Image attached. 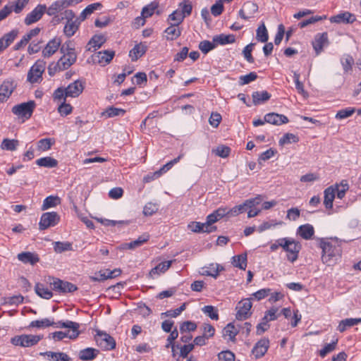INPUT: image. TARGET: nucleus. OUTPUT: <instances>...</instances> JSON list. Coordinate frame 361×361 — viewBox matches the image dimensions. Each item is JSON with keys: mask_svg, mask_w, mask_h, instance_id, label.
Returning <instances> with one entry per match:
<instances>
[{"mask_svg": "<svg viewBox=\"0 0 361 361\" xmlns=\"http://www.w3.org/2000/svg\"><path fill=\"white\" fill-rule=\"evenodd\" d=\"M319 247L322 250V261L328 266L335 264L341 257L342 251L340 242L337 240L322 238Z\"/></svg>", "mask_w": 361, "mask_h": 361, "instance_id": "1", "label": "nucleus"}, {"mask_svg": "<svg viewBox=\"0 0 361 361\" xmlns=\"http://www.w3.org/2000/svg\"><path fill=\"white\" fill-rule=\"evenodd\" d=\"M280 247L287 252V259L292 263L296 261L301 250L300 243L291 238H280Z\"/></svg>", "mask_w": 361, "mask_h": 361, "instance_id": "2", "label": "nucleus"}, {"mask_svg": "<svg viewBox=\"0 0 361 361\" xmlns=\"http://www.w3.org/2000/svg\"><path fill=\"white\" fill-rule=\"evenodd\" d=\"M42 338L43 335L23 334L14 336L11 342L16 346L28 348L37 345Z\"/></svg>", "mask_w": 361, "mask_h": 361, "instance_id": "3", "label": "nucleus"}, {"mask_svg": "<svg viewBox=\"0 0 361 361\" xmlns=\"http://www.w3.org/2000/svg\"><path fill=\"white\" fill-rule=\"evenodd\" d=\"M35 106V102L30 100L27 102H23L15 105L12 108V113L18 116L19 118L29 119L32 116Z\"/></svg>", "mask_w": 361, "mask_h": 361, "instance_id": "4", "label": "nucleus"}, {"mask_svg": "<svg viewBox=\"0 0 361 361\" xmlns=\"http://www.w3.org/2000/svg\"><path fill=\"white\" fill-rule=\"evenodd\" d=\"M51 279L53 281H50V285L52 290L59 293H73L78 289V287L71 282L55 278H51Z\"/></svg>", "mask_w": 361, "mask_h": 361, "instance_id": "5", "label": "nucleus"}, {"mask_svg": "<svg viewBox=\"0 0 361 361\" xmlns=\"http://www.w3.org/2000/svg\"><path fill=\"white\" fill-rule=\"evenodd\" d=\"M46 62L44 61L37 60L27 73V80L31 83L37 82L39 79L42 78Z\"/></svg>", "mask_w": 361, "mask_h": 361, "instance_id": "6", "label": "nucleus"}, {"mask_svg": "<svg viewBox=\"0 0 361 361\" xmlns=\"http://www.w3.org/2000/svg\"><path fill=\"white\" fill-rule=\"evenodd\" d=\"M60 220L59 214L55 212L42 214L39 223V228L41 231L56 226Z\"/></svg>", "mask_w": 361, "mask_h": 361, "instance_id": "7", "label": "nucleus"}, {"mask_svg": "<svg viewBox=\"0 0 361 361\" xmlns=\"http://www.w3.org/2000/svg\"><path fill=\"white\" fill-rule=\"evenodd\" d=\"M252 302L250 298H245L240 300L236 306L235 317L238 320H245L250 317L252 307Z\"/></svg>", "mask_w": 361, "mask_h": 361, "instance_id": "8", "label": "nucleus"}, {"mask_svg": "<svg viewBox=\"0 0 361 361\" xmlns=\"http://www.w3.org/2000/svg\"><path fill=\"white\" fill-rule=\"evenodd\" d=\"M95 341L97 345L104 350H112L116 346V341L109 334L99 331L96 336Z\"/></svg>", "mask_w": 361, "mask_h": 361, "instance_id": "9", "label": "nucleus"}, {"mask_svg": "<svg viewBox=\"0 0 361 361\" xmlns=\"http://www.w3.org/2000/svg\"><path fill=\"white\" fill-rule=\"evenodd\" d=\"M47 11V6L45 4L37 5L30 13H29L25 18V23L30 25L34 23L39 20L43 14Z\"/></svg>", "mask_w": 361, "mask_h": 361, "instance_id": "10", "label": "nucleus"}, {"mask_svg": "<svg viewBox=\"0 0 361 361\" xmlns=\"http://www.w3.org/2000/svg\"><path fill=\"white\" fill-rule=\"evenodd\" d=\"M159 7L157 1H152L145 6L141 12V16L137 17V25L143 26L145 23V18L151 17Z\"/></svg>", "mask_w": 361, "mask_h": 361, "instance_id": "11", "label": "nucleus"}, {"mask_svg": "<svg viewBox=\"0 0 361 361\" xmlns=\"http://www.w3.org/2000/svg\"><path fill=\"white\" fill-rule=\"evenodd\" d=\"M270 341L267 338H262L254 345L252 353L256 359L263 357L269 348Z\"/></svg>", "mask_w": 361, "mask_h": 361, "instance_id": "12", "label": "nucleus"}, {"mask_svg": "<svg viewBox=\"0 0 361 361\" xmlns=\"http://www.w3.org/2000/svg\"><path fill=\"white\" fill-rule=\"evenodd\" d=\"M258 11V6L257 4L252 1H247L244 3L242 8L239 11V16L244 19L247 20L255 15Z\"/></svg>", "mask_w": 361, "mask_h": 361, "instance_id": "13", "label": "nucleus"}, {"mask_svg": "<svg viewBox=\"0 0 361 361\" xmlns=\"http://www.w3.org/2000/svg\"><path fill=\"white\" fill-rule=\"evenodd\" d=\"M16 84L13 80H6L0 86V102H4L11 96Z\"/></svg>", "mask_w": 361, "mask_h": 361, "instance_id": "14", "label": "nucleus"}, {"mask_svg": "<svg viewBox=\"0 0 361 361\" xmlns=\"http://www.w3.org/2000/svg\"><path fill=\"white\" fill-rule=\"evenodd\" d=\"M57 328H67L71 330V336H70L71 339H74L77 338L80 334L79 327L80 324L77 322H74L72 321L67 320L66 322L59 321L58 322H55L54 325Z\"/></svg>", "mask_w": 361, "mask_h": 361, "instance_id": "15", "label": "nucleus"}, {"mask_svg": "<svg viewBox=\"0 0 361 361\" xmlns=\"http://www.w3.org/2000/svg\"><path fill=\"white\" fill-rule=\"evenodd\" d=\"M83 90L84 86L82 82L78 80H75L66 87V96L70 97H77L82 92Z\"/></svg>", "mask_w": 361, "mask_h": 361, "instance_id": "16", "label": "nucleus"}, {"mask_svg": "<svg viewBox=\"0 0 361 361\" xmlns=\"http://www.w3.org/2000/svg\"><path fill=\"white\" fill-rule=\"evenodd\" d=\"M18 33V30L14 29L0 38V52L6 49L16 39Z\"/></svg>", "mask_w": 361, "mask_h": 361, "instance_id": "17", "label": "nucleus"}, {"mask_svg": "<svg viewBox=\"0 0 361 361\" xmlns=\"http://www.w3.org/2000/svg\"><path fill=\"white\" fill-rule=\"evenodd\" d=\"M115 53L114 51L106 50L99 51L93 56V61L105 66L108 64L114 58Z\"/></svg>", "mask_w": 361, "mask_h": 361, "instance_id": "18", "label": "nucleus"}, {"mask_svg": "<svg viewBox=\"0 0 361 361\" xmlns=\"http://www.w3.org/2000/svg\"><path fill=\"white\" fill-rule=\"evenodd\" d=\"M17 258L23 264H30L31 265H35L39 262V255L37 253L31 252H22L18 253Z\"/></svg>", "mask_w": 361, "mask_h": 361, "instance_id": "19", "label": "nucleus"}, {"mask_svg": "<svg viewBox=\"0 0 361 361\" xmlns=\"http://www.w3.org/2000/svg\"><path fill=\"white\" fill-rule=\"evenodd\" d=\"M328 44V35L326 32L317 34L312 42V46L315 50L316 54L319 55L323 49V47Z\"/></svg>", "mask_w": 361, "mask_h": 361, "instance_id": "20", "label": "nucleus"}, {"mask_svg": "<svg viewBox=\"0 0 361 361\" xmlns=\"http://www.w3.org/2000/svg\"><path fill=\"white\" fill-rule=\"evenodd\" d=\"M61 43L59 38H54L50 40L42 51V55L45 58L52 56L59 49Z\"/></svg>", "mask_w": 361, "mask_h": 361, "instance_id": "21", "label": "nucleus"}, {"mask_svg": "<svg viewBox=\"0 0 361 361\" xmlns=\"http://www.w3.org/2000/svg\"><path fill=\"white\" fill-rule=\"evenodd\" d=\"M264 121L273 125L279 126L283 123H287L288 122V118L283 114L269 113L264 116Z\"/></svg>", "mask_w": 361, "mask_h": 361, "instance_id": "22", "label": "nucleus"}, {"mask_svg": "<svg viewBox=\"0 0 361 361\" xmlns=\"http://www.w3.org/2000/svg\"><path fill=\"white\" fill-rule=\"evenodd\" d=\"M329 20L335 23H353L355 20V17L349 12H343L331 16Z\"/></svg>", "mask_w": 361, "mask_h": 361, "instance_id": "23", "label": "nucleus"}, {"mask_svg": "<svg viewBox=\"0 0 361 361\" xmlns=\"http://www.w3.org/2000/svg\"><path fill=\"white\" fill-rule=\"evenodd\" d=\"M40 355L47 356L50 361H72V359L66 353L62 352L47 351L40 353Z\"/></svg>", "mask_w": 361, "mask_h": 361, "instance_id": "24", "label": "nucleus"}, {"mask_svg": "<svg viewBox=\"0 0 361 361\" xmlns=\"http://www.w3.org/2000/svg\"><path fill=\"white\" fill-rule=\"evenodd\" d=\"M298 234L305 240H310L314 234V227L309 224L299 226Z\"/></svg>", "mask_w": 361, "mask_h": 361, "instance_id": "25", "label": "nucleus"}, {"mask_svg": "<svg viewBox=\"0 0 361 361\" xmlns=\"http://www.w3.org/2000/svg\"><path fill=\"white\" fill-rule=\"evenodd\" d=\"M172 262V260H169L159 263L154 268L151 269V271H149L150 276L154 278L157 276L160 275L161 274L164 273L169 269Z\"/></svg>", "mask_w": 361, "mask_h": 361, "instance_id": "26", "label": "nucleus"}, {"mask_svg": "<svg viewBox=\"0 0 361 361\" xmlns=\"http://www.w3.org/2000/svg\"><path fill=\"white\" fill-rule=\"evenodd\" d=\"M361 324V318H348L341 320L337 327L340 332H344L348 328Z\"/></svg>", "mask_w": 361, "mask_h": 361, "instance_id": "27", "label": "nucleus"}, {"mask_svg": "<svg viewBox=\"0 0 361 361\" xmlns=\"http://www.w3.org/2000/svg\"><path fill=\"white\" fill-rule=\"evenodd\" d=\"M336 189L333 186H330L325 189L324 204L326 209H331L333 202L335 198Z\"/></svg>", "mask_w": 361, "mask_h": 361, "instance_id": "28", "label": "nucleus"}, {"mask_svg": "<svg viewBox=\"0 0 361 361\" xmlns=\"http://www.w3.org/2000/svg\"><path fill=\"white\" fill-rule=\"evenodd\" d=\"M98 353L99 350L97 349L92 348H87L80 351L79 358L83 361L92 360L97 357Z\"/></svg>", "mask_w": 361, "mask_h": 361, "instance_id": "29", "label": "nucleus"}, {"mask_svg": "<svg viewBox=\"0 0 361 361\" xmlns=\"http://www.w3.org/2000/svg\"><path fill=\"white\" fill-rule=\"evenodd\" d=\"M76 54L71 53L68 56H62L58 61H59V64H61V68L63 70H66L76 61Z\"/></svg>", "mask_w": 361, "mask_h": 361, "instance_id": "30", "label": "nucleus"}, {"mask_svg": "<svg viewBox=\"0 0 361 361\" xmlns=\"http://www.w3.org/2000/svg\"><path fill=\"white\" fill-rule=\"evenodd\" d=\"M80 23L78 18L74 21H68L63 29L64 34L68 37L73 36L78 30Z\"/></svg>", "mask_w": 361, "mask_h": 361, "instance_id": "31", "label": "nucleus"}, {"mask_svg": "<svg viewBox=\"0 0 361 361\" xmlns=\"http://www.w3.org/2000/svg\"><path fill=\"white\" fill-rule=\"evenodd\" d=\"M254 104L258 105L268 101L271 94L267 91L254 92L252 95Z\"/></svg>", "mask_w": 361, "mask_h": 361, "instance_id": "32", "label": "nucleus"}, {"mask_svg": "<svg viewBox=\"0 0 361 361\" xmlns=\"http://www.w3.org/2000/svg\"><path fill=\"white\" fill-rule=\"evenodd\" d=\"M102 7L101 3L97 2L88 5L80 13L78 18L81 22L83 21L88 16L91 15L94 11L100 9Z\"/></svg>", "mask_w": 361, "mask_h": 361, "instance_id": "33", "label": "nucleus"}, {"mask_svg": "<svg viewBox=\"0 0 361 361\" xmlns=\"http://www.w3.org/2000/svg\"><path fill=\"white\" fill-rule=\"evenodd\" d=\"M232 264L240 269L245 270L247 267V254L235 255L232 257Z\"/></svg>", "mask_w": 361, "mask_h": 361, "instance_id": "34", "label": "nucleus"}, {"mask_svg": "<svg viewBox=\"0 0 361 361\" xmlns=\"http://www.w3.org/2000/svg\"><path fill=\"white\" fill-rule=\"evenodd\" d=\"M63 0H57L52 3L49 8H47L46 13L50 16H56V15L65 8Z\"/></svg>", "mask_w": 361, "mask_h": 361, "instance_id": "35", "label": "nucleus"}, {"mask_svg": "<svg viewBox=\"0 0 361 361\" xmlns=\"http://www.w3.org/2000/svg\"><path fill=\"white\" fill-rule=\"evenodd\" d=\"M223 269L224 268L218 264H211L209 267L203 269L202 275L216 279L219 272Z\"/></svg>", "mask_w": 361, "mask_h": 361, "instance_id": "36", "label": "nucleus"}, {"mask_svg": "<svg viewBox=\"0 0 361 361\" xmlns=\"http://www.w3.org/2000/svg\"><path fill=\"white\" fill-rule=\"evenodd\" d=\"M35 290L37 295L44 299L48 300L51 298L53 296L52 292L49 290L47 288H45L43 284L39 283H37L35 285Z\"/></svg>", "mask_w": 361, "mask_h": 361, "instance_id": "37", "label": "nucleus"}, {"mask_svg": "<svg viewBox=\"0 0 361 361\" xmlns=\"http://www.w3.org/2000/svg\"><path fill=\"white\" fill-rule=\"evenodd\" d=\"M235 40V36L233 35H224L221 34L219 35H216L213 37L214 42L216 44H219L221 45H224L226 44L233 43Z\"/></svg>", "mask_w": 361, "mask_h": 361, "instance_id": "38", "label": "nucleus"}, {"mask_svg": "<svg viewBox=\"0 0 361 361\" xmlns=\"http://www.w3.org/2000/svg\"><path fill=\"white\" fill-rule=\"evenodd\" d=\"M188 227L194 233H211L205 223L193 221L190 223Z\"/></svg>", "mask_w": 361, "mask_h": 361, "instance_id": "39", "label": "nucleus"}, {"mask_svg": "<svg viewBox=\"0 0 361 361\" xmlns=\"http://www.w3.org/2000/svg\"><path fill=\"white\" fill-rule=\"evenodd\" d=\"M36 164L39 166H44L47 168H54L57 166L58 161L56 159L51 157H45L38 159L36 161Z\"/></svg>", "mask_w": 361, "mask_h": 361, "instance_id": "40", "label": "nucleus"}, {"mask_svg": "<svg viewBox=\"0 0 361 361\" xmlns=\"http://www.w3.org/2000/svg\"><path fill=\"white\" fill-rule=\"evenodd\" d=\"M165 33L167 35V39L174 40L181 35V30L178 27V25L171 24V25L165 30Z\"/></svg>", "mask_w": 361, "mask_h": 361, "instance_id": "41", "label": "nucleus"}, {"mask_svg": "<svg viewBox=\"0 0 361 361\" xmlns=\"http://www.w3.org/2000/svg\"><path fill=\"white\" fill-rule=\"evenodd\" d=\"M54 250L56 253H62L66 251L73 250V245L71 243L66 241H57L54 243Z\"/></svg>", "mask_w": 361, "mask_h": 361, "instance_id": "42", "label": "nucleus"}, {"mask_svg": "<svg viewBox=\"0 0 361 361\" xmlns=\"http://www.w3.org/2000/svg\"><path fill=\"white\" fill-rule=\"evenodd\" d=\"M55 324V322L53 320H50L48 318H44L41 320H35L32 321L29 325V327L30 328H38V329H42L45 327H48L50 326H54Z\"/></svg>", "mask_w": 361, "mask_h": 361, "instance_id": "43", "label": "nucleus"}, {"mask_svg": "<svg viewBox=\"0 0 361 361\" xmlns=\"http://www.w3.org/2000/svg\"><path fill=\"white\" fill-rule=\"evenodd\" d=\"M238 330L232 323L228 324L223 329V336L228 337L231 341H235Z\"/></svg>", "mask_w": 361, "mask_h": 361, "instance_id": "44", "label": "nucleus"}, {"mask_svg": "<svg viewBox=\"0 0 361 361\" xmlns=\"http://www.w3.org/2000/svg\"><path fill=\"white\" fill-rule=\"evenodd\" d=\"M183 157V154H180L178 157L173 159V160L169 161L166 164H164L160 169L155 171V174L158 176H161L162 174L166 173L169 171L174 164H177L180 159Z\"/></svg>", "mask_w": 361, "mask_h": 361, "instance_id": "45", "label": "nucleus"}, {"mask_svg": "<svg viewBox=\"0 0 361 361\" xmlns=\"http://www.w3.org/2000/svg\"><path fill=\"white\" fill-rule=\"evenodd\" d=\"M256 39L261 42H267L269 39L268 32L264 23L256 31Z\"/></svg>", "mask_w": 361, "mask_h": 361, "instance_id": "46", "label": "nucleus"}, {"mask_svg": "<svg viewBox=\"0 0 361 361\" xmlns=\"http://www.w3.org/2000/svg\"><path fill=\"white\" fill-rule=\"evenodd\" d=\"M341 62L344 72L348 73L352 69V66L354 63V59L350 55L345 54L341 58Z\"/></svg>", "mask_w": 361, "mask_h": 361, "instance_id": "47", "label": "nucleus"}, {"mask_svg": "<svg viewBox=\"0 0 361 361\" xmlns=\"http://www.w3.org/2000/svg\"><path fill=\"white\" fill-rule=\"evenodd\" d=\"M185 18V15L181 13L179 10L174 11L171 14L169 15L168 20L172 21V25H178L180 24Z\"/></svg>", "mask_w": 361, "mask_h": 361, "instance_id": "48", "label": "nucleus"}, {"mask_svg": "<svg viewBox=\"0 0 361 361\" xmlns=\"http://www.w3.org/2000/svg\"><path fill=\"white\" fill-rule=\"evenodd\" d=\"M18 140H10L8 138L4 139L1 142V148L9 151H14L18 145Z\"/></svg>", "mask_w": 361, "mask_h": 361, "instance_id": "49", "label": "nucleus"}, {"mask_svg": "<svg viewBox=\"0 0 361 361\" xmlns=\"http://www.w3.org/2000/svg\"><path fill=\"white\" fill-rule=\"evenodd\" d=\"M106 42V38L104 35H96L92 37L90 40L88 45L96 48H100L101 46Z\"/></svg>", "mask_w": 361, "mask_h": 361, "instance_id": "50", "label": "nucleus"}, {"mask_svg": "<svg viewBox=\"0 0 361 361\" xmlns=\"http://www.w3.org/2000/svg\"><path fill=\"white\" fill-rule=\"evenodd\" d=\"M212 152L218 157L221 158H226L230 154L231 148L225 145H220L218 146L216 149H212Z\"/></svg>", "mask_w": 361, "mask_h": 361, "instance_id": "51", "label": "nucleus"}, {"mask_svg": "<svg viewBox=\"0 0 361 361\" xmlns=\"http://www.w3.org/2000/svg\"><path fill=\"white\" fill-rule=\"evenodd\" d=\"M202 311L207 314L209 317L214 320L219 319V314L217 310L215 309L214 306L212 305H206L202 309Z\"/></svg>", "mask_w": 361, "mask_h": 361, "instance_id": "52", "label": "nucleus"}, {"mask_svg": "<svg viewBox=\"0 0 361 361\" xmlns=\"http://www.w3.org/2000/svg\"><path fill=\"white\" fill-rule=\"evenodd\" d=\"M355 111V108L350 107L341 109L336 113L335 118L338 120H342L351 116Z\"/></svg>", "mask_w": 361, "mask_h": 361, "instance_id": "53", "label": "nucleus"}, {"mask_svg": "<svg viewBox=\"0 0 361 361\" xmlns=\"http://www.w3.org/2000/svg\"><path fill=\"white\" fill-rule=\"evenodd\" d=\"M298 137L293 133H286L279 141L280 145L290 144L291 142H297Z\"/></svg>", "mask_w": 361, "mask_h": 361, "instance_id": "54", "label": "nucleus"}, {"mask_svg": "<svg viewBox=\"0 0 361 361\" xmlns=\"http://www.w3.org/2000/svg\"><path fill=\"white\" fill-rule=\"evenodd\" d=\"M216 47V42H209L208 40L202 41L199 44V49L204 54H207Z\"/></svg>", "mask_w": 361, "mask_h": 361, "instance_id": "55", "label": "nucleus"}, {"mask_svg": "<svg viewBox=\"0 0 361 361\" xmlns=\"http://www.w3.org/2000/svg\"><path fill=\"white\" fill-rule=\"evenodd\" d=\"M336 191L337 197L342 199L345 194V192L348 190V185L346 180H343L340 185H336L334 188Z\"/></svg>", "mask_w": 361, "mask_h": 361, "instance_id": "56", "label": "nucleus"}, {"mask_svg": "<svg viewBox=\"0 0 361 361\" xmlns=\"http://www.w3.org/2000/svg\"><path fill=\"white\" fill-rule=\"evenodd\" d=\"M59 200L57 197H54L52 195H50L47 197H46L43 202L42 209L46 210L49 208L55 207L56 205V202Z\"/></svg>", "mask_w": 361, "mask_h": 361, "instance_id": "57", "label": "nucleus"}, {"mask_svg": "<svg viewBox=\"0 0 361 361\" xmlns=\"http://www.w3.org/2000/svg\"><path fill=\"white\" fill-rule=\"evenodd\" d=\"M125 112V110L122 109L111 106L106 109L104 114L108 118H111L116 116L123 115Z\"/></svg>", "mask_w": 361, "mask_h": 361, "instance_id": "58", "label": "nucleus"}, {"mask_svg": "<svg viewBox=\"0 0 361 361\" xmlns=\"http://www.w3.org/2000/svg\"><path fill=\"white\" fill-rule=\"evenodd\" d=\"M159 205L156 203L148 202L145 204L143 209V214L145 216H152L157 212Z\"/></svg>", "mask_w": 361, "mask_h": 361, "instance_id": "59", "label": "nucleus"}, {"mask_svg": "<svg viewBox=\"0 0 361 361\" xmlns=\"http://www.w3.org/2000/svg\"><path fill=\"white\" fill-rule=\"evenodd\" d=\"M336 344L337 340L325 345L324 347L319 350V355L322 357H324L328 353L332 352L336 348Z\"/></svg>", "mask_w": 361, "mask_h": 361, "instance_id": "60", "label": "nucleus"}, {"mask_svg": "<svg viewBox=\"0 0 361 361\" xmlns=\"http://www.w3.org/2000/svg\"><path fill=\"white\" fill-rule=\"evenodd\" d=\"M73 107L70 104H67L63 102L58 107V111L62 116H66L70 114L72 112Z\"/></svg>", "mask_w": 361, "mask_h": 361, "instance_id": "61", "label": "nucleus"}, {"mask_svg": "<svg viewBox=\"0 0 361 361\" xmlns=\"http://www.w3.org/2000/svg\"><path fill=\"white\" fill-rule=\"evenodd\" d=\"M278 309L276 307H272L268 311H267L263 317V320H267L268 322L276 320L278 318L279 314H277Z\"/></svg>", "mask_w": 361, "mask_h": 361, "instance_id": "62", "label": "nucleus"}, {"mask_svg": "<svg viewBox=\"0 0 361 361\" xmlns=\"http://www.w3.org/2000/svg\"><path fill=\"white\" fill-rule=\"evenodd\" d=\"M254 43H250L247 44L243 51V56L245 59L249 62V63H253L254 62V58L252 56V48L254 47Z\"/></svg>", "mask_w": 361, "mask_h": 361, "instance_id": "63", "label": "nucleus"}, {"mask_svg": "<svg viewBox=\"0 0 361 361\" xmlns=\"http://www.w3.org/2000/svg\"><path fill=\"white\" fill-rule=\"evenodd\" d=\"M218 357L221 361H234L235 355L230 350H226L219 353Z\"/></svg>", "mask_w": 361, "mask_h": 361, "instance_id": "64", "label": "nucleus"}]
</instances>
